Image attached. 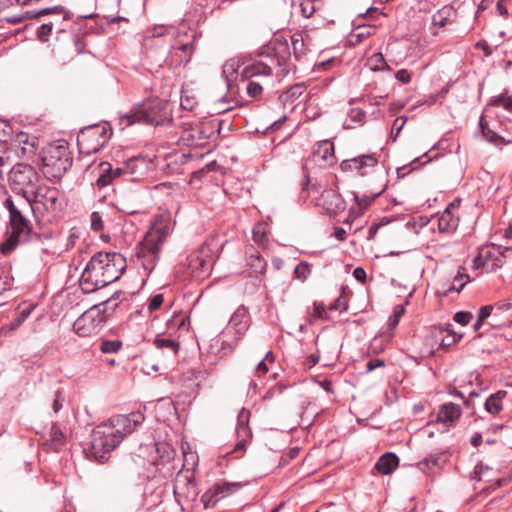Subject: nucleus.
Returning a JSON list of instances; mask_svg holds the SVG:
<instances>
[{
    "instance_id": "obj_1",
    "label": "nucleus",
    "mask_w": 512,
    "mask_h": 512,
    "mask_svg": "<svg viewBox=\"0 0 512 512\" xmlns=\"http://www.w3.org/2000/svg\"><path fill=\"white\" fill-rule=\"evenodd\" d=\"M144 420L145 415L140 411L110 417L93 430L90 447L85 450L86 454L103 463L107 460V454L114 450L127 435L133 433Z\"/></svg>"
},
{
    "instance_id": "obj_2",
    "label": "nucleus",
    "mask_w": 512,
    "mask_h": 512,
    "mask_svg": "<svg viewBox=\"0 0 512 512\" xmlns=\"http://www.w3.org/2000/svg\"><path fill=\"white\" fill-rule=\"evenodd\" d=\"M261 55L266 56L269 62L257 61L248 65L242 70V78L236 82V94L240 88H244L249 96H257L263 91L261 81L254 79L259 76L269 77L272 72V64L277 66H285L290 60L291 53L289 45L286 41L274 40L262 48Z\"/></svg>"
},
{
    "instance_id": "obj_3",
    "label": "nucleus",
    "mask_w": 512,
    "mask_h": 512,
    "mask_svg": "<svg viewBox=\"0 0 512 512\" xmlns=\"http://www.w3.org/2000/svg\"><path fill=\"white\" fill-rule=\"evenodd\" d=\"M4 207L9 212V225L7 227V238L1 243L0 251L3 255L10 254L17 246L28 242H42L47 236L33 230L32 224L27 217V212L21 201L15 202L11 197L4 201Z\"/></svg>"
},
{
    "instance_id": "obj_4",
    "label": "nucleus",
    "mask_w": 512,
    "mask_h": 512,
    "mask_svg": "<svg viewBox=\"0 0 512 512\" xmlns=\"http://www.w3.org/2000/svg\"><path fill=\"white\" fill-rule=\"evenodd\" d=\"M120 122L126 126L134 123L159 126L172 121V104L163 98H143L125 114H119Z\"/></svg>"
},
{
    "instance_id": "obj_5",
    "label": "nucleus",
    "mask_w": 512,
    "mask_h": 512,
    "mask_svg": "<svg viewBox=\"0 0 512 512\" xmlns=\"http://www.w3.org/2000/svg\"><path fill=\"white\" fill-rule=\"evenodd\" d=\"M126 299V293L116 291L107 300L85 311L73 324L75 333L80 337H90L99 333L120 302Z\"/></svg>"
},
{
    "instance_id": "obj_6",
    "label": "nucleus",
    "mask_w": 512,
    "mask_h": 512,
    "mask_svg": "<svg viewBox=\"0 0 512 512\" xmlns=\"http://www.w3.org/2000/svg\"><path fill=\"white\" fill-rule=\"evenodd\" d=\"M173 224L169 220H160L145 234L139 243L138 257L143 268L151 273L159 259L164 243L169 238Z\"/></svg>"
},
{
    "instance_id": "obj_7",
    "label": "nucleus",
    "mask_w": 512,
    "mask_h": 512,
    "mask_svg": "<svg viewBox=\"0 0 512 512\" xmlns=\"http://www.w3.org/2000/svg\"><path fill=\"white\" fill-rule=\"evenodd\" d=\"M40 168L43 175L49 179H60L72 165V153L68 143L59 141L47 145L41 153Z\"/></svg>"
},
{
    "instance_id": "obj_8",
    "label": "nucleus",
    "mask_w": 512,
    "mask_h": 512,
    "mask_svg": "<svg viewBox=\"0 0 512 512\" xmlns=\"http://www.w3.org/2000/svg\"><path fill=\"white\" fill-rule=\"evenodd\" d=\"M26 210L33 214H56L64 208V195L56 187L40 184L27 201H21Z\"/></svg>"
},
{
    "instance_id": "obj_9",
    "label": "nucleus",
    "mask_w": 512,
    "mask_h": 512,
    "mask_svg": "<svg viewBox=\"0 0 512 512\" xmlns=\"http://www.w3.org/2000/svg\"><path fill=\"white\" fill-rule=\"evenodd\" d=\"M250 326L249 311L245 306H240L232 314L228 326L219 334L216 344H220L223 355L231 353L239 340Z\"/></svg>"
},
{
    "instance_id": "obj_10",
    "label": "nucleus",
    "mask_w": 512,
    "mask_h": 512,
    "mask_svg": "<svg viewBox=\"0 0 512 512\" xmlns=\"http://www.w3.org/2000/svg\"><path fill=\"white\" fill-rule=\"evenodd\" d=\"M9 185L19 201H27L40 186V176L32 165L17 163L9 172Z\"/></svg>"
},
{
    "instance_id": "obj_11",
    "label": "nucleus",
    "mask_w": 512,
    "mask_h": 512,
    "mask_svg": "<svg viewBox=\"0 0 512 512\" xmlns=\"http://www.w3.org/2000/svg\"><path fill=\"white\" fill-rule=\"evenodd\" d=\"M113 134L109 123L102 122L86 126L77 135V146L80 153L92 155L106 146Z\"/></svg>"
},
{
    "instance_id": "obj_12",
    "label": "nucleus",
    "mask_w": 512,
    "mask_h": 512,
    "mask_svg": "<svg viewBox=\"0 0 512 512\" xmlns=\"http://www.w3.org/2000/svg\"><path fill=\"white\" fill-rule=\"evenodd\" d=\"M195 33L192 30H179L165 59L169 67H178L190 61L193 54Z\"/></svg>"
},
{
    "instance_id": "obj_13",
    "label": "nucleus",
    "mask_w": 512,
    "mask_h": 512,
    "mask_svg": "<svg viewBox=\"0 0 512 512\" xmlns=\"http://www.w3.org/2000/svg\"><path fill=\"white\" fill-rule=\"evenodd\" d=\"M104 269L103 258L98 252L91 257L80 277L83 293L89 294L107 286Z\"/></svg>"
},
{
    "instance_id": "obj_14",
    "label": "nucleus",
    "mask_w": 512,
    "mask_h": 512,
    "mask_svg": "<svg viewBox=\"0 0 512 512\" xmlns=\"http://www.w3.org/2000/svg\"><path fill=\"white\" fill-rule=\"evenodd\" d=\"M212 265L211 249L207 244H202L188 255L185 272L193 278L204 279L209 276Z\"/></svg>"
},
{
    "instance_id": "obj_15",
    "label": "nucleus",
    "mask_w": 512,
    "mask_h": 512,
    "mask_svg": "<svg viewBox=\"0 0 512 512\" xmlns=\"http://www.w3.org/2000/svg\"><path fill=\"white\" fill-rule=\"evenodd\" d=\"M173 492L180 503L184 501L188 504L197 499L199 492L192 469H182L176 474L173 481Z\"/></svg>"
},
{
    "instance_id": "obj_16",
    "label": "nucleus",
    "mask_w": 512,
    "mask_h": 512,
    "mask_svg": "<svg viewBox=\"0 0 512 512\" xmlns=\"http://www.w3.org/2000/svg\"><path fill=\"white\" fill-rule=\"evenodd\" d=\"M505 263V256L502 252V245H485L479 248L478 254L473 259V267L486 268L487 272H492L501 268Z\"/></svg>"
},
{
    "instance_id": "obj_17",
    "label": "nucleus",
    "mask_w": 512,
    "mask_h": 512,
    "mask_svg": "<svg viewBox=\"0 0 512 512\" xmlns=\"http://www.w3.org/2000/svg\"><path fill=\"white\" fill-rule=\"evenodd\" d=\"M213 133L212 129L204 123L184 124L180 135V142L187 146H203Z\"/></svg>"
},
{
    "instance_id": "obj_18",
    "label": "nucleus",
    "mask_w": 512,
    "mask_h": 512,
    "mask_svg": "<svg viewBox=\"0 0 512 512\" xmlns=\"http://www.w3.org/2000/svg\"><path fill=\"white\" fill-rule=\"evenodd\" d=\"M99 257L103 258L107 285L118 280L126 268L124 256L117 252H99Z\"/></svg>"
},
{
    "instance_id": "obj_19",
    "label": "nucleus",
    "mask_w": 512,
    "mask_h": 512,
    "mask_svg": "<svg viewBox=\"0 0 512 512\" xmlns=\"http://www.w3.org/2000/svg\"><path fill=\"white\" fill-rule=\"evenodd\" d=\"M36 17L47 16V22L52 25L57 33H64L68 28L71 13L61 6L40 9L34 12Z\"/></svg>"
},
{
    "instance_id": "obj_20",
    "label": "nucleus",
    "mask_w": 512,
    "mask_h": 512,
    "mask_svg": "<svg viewBox=\"0 0 512 512\" xmlns=\"http://www.w3.org/2000/svg\"><path fill=\"white\" fill-rule=\"evenodd\" d=\"M317 205L322 207L330 216H335L343 212L346 203L340 193L333 188L324 189L317 199Z\"/></svg>"
},
{
    "instance_id": "obj_21",
    "label": "nucleus",
    "mask_w": 512,
    "mask_h": 512,
    "mask_svg": "<svg viewBox=\"0 0 512 512\" xmlns=\"http://www.w3.org/2000/svg\"><path fill=\"white\" fill-rule=\"evenodd\" d=\"M250 411L242 408L237 417L236 435L238 442L235 445L234 452H243L246 449L247 440L251 437L249 428Z\"/></svg>"
},
{
    "instance_id": "obj_22",
    "label": "nucleus",
    "mask_w": 512,
    "mask_h": 512,
    "mask_svg": "<svg viewBox=\"0 0 512 512\" xmlns=\"http://www.w3.org/2000/svg\"><path fill=\"white\" fill-rule=\"evenodd\" d=\"M460 200H453L438 218V229L440 232L451 233L458 226V218L452 213V209L458 208Z\"/></svg>"
},
{
    "instance_id": "obj_23",
    "label": "nucleus",
    "mask_w": 512,
    "mask_h": 512,
    "mask_svg": "<svg viewBox=\"0 0 512 512\" xmlns=\"http://www.w3.org/2000/svg\"><path fill=\"white\" fill-rule=\"evenodd\" d=\"M462 410L458 404L445 403L439 407L437 420L444 424H454L461 416Z\"/></svg>"
},
{
    "instance_id": "obj_24",
    "label": "nucleus",
    "mask_w": 512,
    "mask_h": 512,
    "mask_svg": "<svg viewBox=\"0 0 512 512\" xmlns=\"http://www.w3.org/2000/svg\"><path fill=\"white\" fill-rule=\"evenodd\" d=\"M246 265L250 269L251 276H258L266 271L267 262L260 253L253 247L246 251Z\"/></svg>"
},
{
    "instance_id": "obj_25",
    "label": "nucleus",
    "mask_w": 512,
    "mask_h": 512,
    "mask_svg": "<svg viewBox=\"0 0 512 512\" xmlns=\"http://www.w3.org/2000/svg\"><path fill=\"white\" fill-rule=\"evenodd\" d=\"M241 61L239 58H231L227 60L223 65L222 74L226 80L228 93L231 95H235V84L233 83L234 76L236 77L238 69L241 67Z\"/></svg>"
},
{
    "instance_id": "obj_26",
    "label": "nucleus",
    "mask_w": 512,
    "mask_h": 512,
    "mask_svg": "<svg viewBox=\"0 0 512 512\" xmlns=\"http://www.w3.org/2000/svg\"><path fill=\"white\" fill-rule=\"evenodd\" d=\"M399 465V458L393 452H386L375 463V469L381 475L391 474Z\"/></svg>"
},
{
    "instance_id": "obj_27",
    "label": "nucleus",
    "mask_w": 512,
    "mask_h": 512,
    "mask_svg": "<svg viewBox=\"0 0 512 512\" xmlns=\"http://www.w3.org/2000/svg\"><path fill=\"white\" fill-rule=\"evenodd\" d=\"M316 159L324 161L327 165H332L335 162L334 144L329 140H324L318 144L317 149L314 151Z\"/></svg>"
},
{
    "instance_id": "obj_28",
    "label": "nucleus",
    "mask_w": 512,
    "mask_h": 512,
    "mask_svg": "<svg viewBox=\"0 0 512 512\" xmlns=\"http://www.w3.org/2000/svg\"><path fill=\"white\" fill-rule=\"evenodd\" d=\"M66 443V436L62 432V430L56 425L53 424L50 432H49V438L45 442V446L48 449L59 451L63 448V446Z\"/></svg>"
},
{
    "instance_id": "obj_29",
    "label": "nucleus",
    "mask_w": 512,
    "mask_h": 512,
    "mask_svg": "<svg viewBox=\"0 0 512 512\" xmlns=\"http://www.w3.org/2000/svg\"><path fill=\"white\" fill-rule=\"evenodd\" d=\"M506 391H497L496 393L491 394L484 403V408L486 412L491 415L499 414L503 409V399L506 396Z\"/></svg>"
},
{
    "instance_id": "obj_30",
    "label": "nucleus",
    "mask_w": 512,
    "mask_h": 512,
    "mask_svg": "<svg viewBox=\"0 0 512 512\" xmlns=\"http://www.w3.org/2000/svg\"><path fill=\"white\" fill-rule=\"evenodd\" d=\"M455 18V10L451 6H444L439 9L432 17L435 26L444 27L452 23Z\"/></svg>"
},
{
    "instance_id": "obj_31",
    "label": "nucleus",
    "mask_w": 512,
    "mask_h": 512,
    "mask_svg": "<svg viewBox=\"0 0 512 512\" xmlns=\"http://www.w3.org/2000/svg\"><path fill=\"white\" fill-rule=\"evenodd\" d=\"M447 456L444 452L431 453L425 459L417 463V467L423 471L428 472L431 467L440 466L445 463Z\"/></svg>"
},
{
    "instance_id": "obj_32",
    "label": "nucleus",
    "mask_w": 512,
    "mask_h": 512,
    "mask_svg": "<svg viewBox=\"0 0 512 512\" xmlns=\"http://www.w3.org/2000/svg\"><path fill=\"white\" fill-rule=\"evenodd\" d=\"M464 271L465 269L463 267H459L458 272L453 279V284L445 291V295H449L451 292H461L466 283L470 281L469 275L465 274Z\"/></svg>"
},
{
    "instance_id": "obj_33",
    "label": "nucleus",
    "mask_w": 512,
    "mask_h": 512,
    "mask_svg": "<svg viewBox=\"0 0 512 512\" xmlns=\"http://www.w3.org/2000/svg\"><path fill=\"white\" fill-rule=\"evenodd\" d=\"M479 128L481 130L483 137L488 142L493 143L495 145H499L504 142V139L501 136H499L497 133H495L494 131H492L489 128L488 123L485 120V117L483 114L481 115L480 120H479Z\"/></svg>"
},
{
    "instance_id": "obj_34",
    "label": "nucleus",
    "mask_w": 512,
    "mask_h": 512,
    "mask_svg": "<svg viewBox=\"0 0 512 512\" xmlns=\"http://www.w3.org/2000/svg\"><path fill=\"white\" fill-rule=\"evenodd\" d=\"M153 343L157 349L167 350L171 352L173 355H176L180 348V344L178 341L171 338H163L161 336H157L154 339Z\"/></svg>"
},
{
    "instance_id": "obj_35",
    "label": "nucleus",
    "mask_w": 512,
    "mask_h": 512,
    "mask_svg": "<svg viewBox=\"0 0 512 512\" xmlns=\"http://www.w3.org/2000/svg\"><path fill=\"white\" fill-rule=\"evenodd\" d=\"M221 499L226 498L238 491L242 485L238 482H218L214 485Z\"/></svg>"
},
{
    "instance_id": "obj_36",
    "label": "nucleus",
    "mask_w": 512,
    "mask_h": 512,
    "mask_svg": "<svg viewBox=\"0 0 512 512\" xmlns=\"http://www.w3.org/2000/svg\"><path fill=\"white\" fill-rule=\"evenodd\" d=\"M348 119L352 124H344V128L353 129L356 125H362L366 116V112L362 108H350L347 112Z\"/></svg>"
},
{
    "instance_id": "obj_37",
    "label": "nucleus",
    "mask_w": 512,
    "mask_h": 512,
    "mask_svg": "<svg viewBox=\"0 0 512 512\" xmlns=\"http://www.w3.org/2000/svg\"><path fill=\"white\" fill-rule=\"evenodd\" d=\"M32 143L35 146H38V144H39L38 138L36 136L29 135L26 132L20 131V132L16 133V135L13 139L12 148L20 147V146H28V145H31Z\"/></svg>"
},
{
    "instance_id": "obj_38",
    "label": "nucleus",
    "mask_w": 512,
    "mask_h": 512,
    "mask_svg": "<svg viewBox=\"0 0 512 512\" xmlns=\"http://www.w3.org/2000/svg\"><path fill=\"white\" fill-rule=\"evenodd\" d=\"M220 500L221 497H219L218 491H216L214 486L207 490L200 499L205 509L213 508Z\"/></svg>"
},
{
    "instance_id": "obj_39",
    "label": "nucleus",
    "mask_w": 512,
    "mask_h": 512,
    "mask_svg": "<svg viewBox=\"0 0 512 512\" xmlns=\"http://www.w3.org/2000/svg\"><path fill=\"white\" fill-rule=\"evenodd\" d=\"M356 164L357 170L360 171L366 167H374L378 163V159L374 154H363L357 157H354V161L352 162Z\"/></svg>"
},
{
    "instance_id": "obj_40",
    "label": "nucleus",
    "mask_w": 512,
    "mask_h": 512,
    "mask_svg": "<svg viewBox=\"0 0 512 512\" xmlns=\"http://www.w3.org/2000/svg\"><path fill=\"white\" fill-rule=\"evenodd\" d=\"M368 64L372 71H390L382 53H375L368 59Z\"/></svg>"
},
{
    "instance_id": "obj_41",
    "label": "nucleus",
    "mask_w": 512,
    "mask_h": 512,
    "mask_svg": "<svg viewBox=\"0 0 512 512\" xmlns=\"http://www.w3.org/2000/svg\"><path fill=\"white\" fill-rule=\"evenodd\" d=\"M104 165H106L107 168H103L102 173L98 176V178L96 180V184L99 188L106 187V186L110 185L113 181V178H112L113 168L111 167V165L109 163L101 164L102 167Z\"/></svg>"
},
{
    "instance_id": "obj_42",
    "label": "nucleus",
    "mask_w": 512,
    "mask_h": 512,
    "mask_svg": "<svg viewBox=\"0 0 512 512\" xmlns=\"http://www.w3.org/2000/svg\"><path fill=\"white\" fill-rule=\"evenodd\" d=\"M13 150L18 157L29 160L36 156L38 146L32 143L28 146L13 147Z\"/></svg>"
},
{
    "instance_id": "obj_43",
    "label": "nucleus",
    "mask_w": 512,
    "mask_h": 512,
    "mask_svg": "<svg viewBox=\"0 0 512 512\" xmlns=\"http://www.w3.org/2000/svg\"><path fill=\"white\" fill-rule=\"evenodd\" d=\"M381 193L382 191H379L377 193L371 195H363L361 197L357 193H353V196L359 208L365 210L375 201L377 197L381 195Z\"/></svg>"
},
{
    "instance_id": "obj_44",
    "label": "nucleus",
    "mask_w": 512,
    "mask_h": 512,
    "mask_svg": "<svg viewBox=\"0 0 512 512\" xmlns=\"http://www.w3.org/2000/svg\"><path fill=\"white\" fill-rule=\"evenodd\" d=\"M122 347L120 340H103L100 345V351L103 353H116Z\"/></svg>"
},
{
    "instance_id": "obj_45",
    "label": "nucleus",
    "mask_w": 512,
    "mask_h": 512,
    "mask_svg": "<svg viewBox=\"0 0 512 512\" xmlns=\"http://www.w3.org/2000/svg\"><path fill=\"white\" fill-rule=\"evenodd\" d=\"M31 308H25L7 325L11 331L18 329L21 324L29 317Z\"/></svg>"
},
{
    "instance_id": "obj_46",
    "label": "nucleus",
    "mask_w": 512,
    "mask_h": 512,
    "mask_svg": "<svg viewBox=\"0 0 512 512\" xmlns=\"http://www.w3.org/2000/svg\"><path fill=\"white\" fill-rule=\"evenodd\" d=\"M54 28L47 20L41 24L36 31V36L41 42H47L52 34Z\"/></svg>"
},
{
    "instance_id": "obj_47",
    "label": "nucleus",
    "mask_w": 512,
    "mask_h": 512,
    "mask_svg": "<svg viewBox=\"0 0 512 512\" xmlns=\"http://www.w3.org/2000/svg\"><path fill=\"white\" fill-rule=\"evenodd\" d=\"M311 269L307 262H300L294 270V275L299 280H306L310 275Z\"/></svg>"
},
{
    "instance_id": "obj_48",
    "label": "nucleus",
    "mask_w": 512,
    "mask_h": 512,
    "mask_svg": "<svg viewBox=\"0 0 512 512\" xmlns=\"http://www.w3.org/2000/svg\"><path fill=\"white\" fill-rule=\"evenodd\" d=\"M404 312H405L404 306H402V305L395 306V308L393 310V314L388 319V326L391 329H394L398 325L400 317L404 314Z\"/></svg>"
},
{
    "instance_id": "obj_49",
    "label": "nucleus",
    "mask_w": 512,
    "mask_h": 512,
    "mask_svg": "<svg viewBox=\"0 0 512 512\" xmlns=\"http://www.w3.org/2000/svg\"><path fill=\"white\" fill-rule=\"evenodd\" d=\"M300 10L305 18H309L313 15L316 8L312 0H300Z\"/></svg>"
},
{
    "instance_id": "obj_50",
    "label": "nucleus",
    "mask_w": 512,
    "mask_h": 512,
    "mask_svg": "<svg viewBox=\"0 0 512 512\" xmlns=\"http://www.w3.org/2000/svg\"><path fill=\"white\" fill-rule=\"evenodd\" d=\"M12 136V128L11 126L4 122L0 121V143H5Z\"/></svg>"
},
{
    "instance_id": "obj_51",
    "label": "nucleus",
    "mask_w": 512,
    "mask_h": 512,
    "mask_svg": "<svg viewBox=\"0 0 512 512\" xmlns=\"http://www.w3.org/2000/svg\"><path fill=\"white\" fill-rule=\"evenodd\" d=\"M472 318H473L472 313L467 312V311H459V312L455 313V315L453 317L454 321L462 326L467 325L471 321Z\"/></svg>"
},
{
    "instance_id": "obj_52",
    "label": "nucleus",
    "mask_w": 512,
    "mask_h": 512,
    "mask_svg": "<svg viewBox=\"0 0 512 512\" xmlns=\"http://www.w3.org/2000/svg\"><path fill=\"white\" fill-rule=\"evenodd\" d=\"M91 229L95 232H99L103 229L104 224L102 217L99 212L94 211L91 214Z\"/></svg>"
},
{
    "instance_id": "obj_53",
    "label": "nucleus",
    "mask_w": 512,
    "mask_h": 512,
    "mask_svg": "<svg viewBox=\"0 0 512 512\" xmlns=\"http://www.w3.org/2000/svg\"><path fill=\"white\" fill-rule=\"evenodd\" d=\"M65 402L64 394L61 390H57L55 392V398L53 400L52 408L55 413H58L62 407L63 403Z\"/></svg>"
},
{
    "instance_id": "obj_54",
    "label": "nucleus",
    "mask_w": 512,
    "mask_h": 512,
    "mask_svg": "<svg viewBox=\"0 0 512 512\" xmlns=\"http://www.w3.org/2000/svg\"><path fill=\"white\" fill-rule=\"evenodd\" d=\"M164 300L163 294L154 295L148 305V309L150 312H154L160 308Z\"/></svg>"
},
{
    "instance_id": "obj_55",
    "label": "nucleus",
    "mask_w": 512,
    "mask_h": 512,
    "mask_svg": "<svg viewBox=\"0 0 512 512\" xmlns=\"http://www.w3.org/2000/svg\"><path fill=\"white\" fill-rule=\"evenodd\" d=\"M180 107L182 110L194 111L196 107L195 98H180Z\"/></svg>"
},
{
    "instance_id": "obj_56",
    "label": "nucleus",
    "mask_w": 512,
    "mask_h": 512,
    "mask_svg": "<svg viewBox=\"0 0 512 512\" xmlns=\"http://www.w3.org/2000/svg\"><path fill=\"white\" fill-rule=\"evenodd\" d=\"M395 78L399 82H401L403 84H407L411 80V73L409 71H407L406 69H401V70L396 72Z\"/></svg>"
},
{
    "instance_id": "obj_57",
    "label": "nucleus",
    "mask_w": 512,
    "mask_h": 512,
    "mask_svg": "<svg viewBox=\"0 0 512 512\" xmlns=\"http://www.w3.org/2000/svg\"><path fill=\"white\" fill-rule=\"evenodd\" d=\"M292 46H293L294 53L297 56L298 53H300L302 51L303 46H304L302 37L299 35H294L292 37Z\"/></svg>"
},
{
    "instance_id": "obj_58",
    "label": "nucleus",
    "mask_w": 512,
    "mask_h": 512,
    "mask_svg": "<svg viewBox=\"0 0 512 512\" xmlns=\"http://www.w3.org/2000/svg\"><path fill=\"white\" fill-rule=\"evenodd\" d=\"M382 366H385V362L379 358H375V359H371L370 361L367 362L366 370H367V372H371V371L375 370L376 368L382 367Z\"/></svg>"
},
{
    "instance_id": "obj_59",
    "label": "nucleus",
    "mask_w": 512,
    "mask_h": 512,
    "mask_svg": "<svg viewBox=\"0 0 512 512\" xmlns=\"http://www.w3.org/2000/svg\"><path fill=\"white\" fill-rule=\"evenodd\" d=\"M492 310H493V306H491V305L482 306L478 311L477 317L480 320L485 321L491 315Z\"/></svg>"
},
{
    "instance_id": "obj_60",
    "label": "nucleus",
    "mask_w": 512,
    "mask_h": 512,
    "mask_svg": "<svg viewBox=\"0 0 512 512\" xmlns=\"http://www.w3.org/2000/svg\"><path fill=\"white\" fill-rule=\"evenodd\" d=\"M170 29L171 28L163 26V25L155 26L152 30V37L157 38V37H161L163 35L169 34Z\"/></svg>"
},
{
    "instance_id": "obj_61",
    "label": "nucleus",
    "mask_w": 512,
    "mask_h": 512,
    "mask_svg": "<svg viewBox=\"0 0 512 512\" xmlns=\"http://www.w3.org/2000/svg\"><path fill=\"white\" fill-rule=\"evenodd\" d=\"M354 158L343 160L340 164V168L344 172L357 170L356 164L352 163Z\"/></svg>"
},
{
    "instance_id": "obj_62",
    "label": "nucleus",
    "mask_w": 512,
    "mask_h": 512,
    "mask_svg": "<svg viewBox=\"0 0 512 512\" xmlns=\"http://www.w3.org/2000/svg\"><path fill=\"white\" fill-rule=\"evenodd\" d=\"M353 276L357 281L364 283L366 280L367 274H366V271L362 267H356L353 270Z\"/></svg>"
},
{
    "instance_id": "obj_63",
    "label": "nucleus",
    "mask_w": 512,
    "mask_h": 512,
    "mask_svg": "<svg viewBox=\"0 0 512 512\" xmlns=\"http://www.w3.org/2000/svg\"><path fill=\"white\" fill-rule=\"evenodd\" d=\"M406 122V118L405 117H399L397 119L394 120L393 122V126H392V130H395L396 131V135L397 136L400 131L402 130L404 124ZM396 139V137H394V140Z\"/></svg>"
},
{
    "instance_id": "obj_64",
    "label": "nucleus",
    "mask_w": 512,
    "mask_h": 512,
    "mask_svg": "<svg viewBox=\"0 0 512 512\" xmlns=\"http://www.w3.org/2000/svg\"><path fill=\"white\" fill-rule=\"evenodd\" d=\"M347 310V305L345 304L342 297H338L330 306L329 310Z\"/></svg>"
}]
</instances>
